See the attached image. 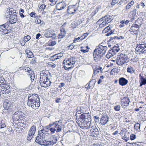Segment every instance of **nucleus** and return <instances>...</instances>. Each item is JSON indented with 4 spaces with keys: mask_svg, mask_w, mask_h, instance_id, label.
Instances as JSON below:
<instances>
[{
    "mask_svg": "<svg viewBox=\"0 0 146 146\" xmlns=\"http://www.w3.org/2000/svg\"><path fill=\"white\" fill-rule=\"evenodd\" d=\"M109 117L106 114H104L100 119V123L102 125H104L106 124L108 121Z\"/></svg>",
    "mask_w": 146,
    "mask_h": 146,
    "instance_id": "nucleus-15",
    "label": "nucleus"
},
{
    "mask_svg": "<svg viewBox=\"0 0 146 146\" xmlns=\"http://www.w3.org/2000/svg\"><path fill=\"white\" fill-rule=\"evenodd\" d=\"M114 30H111L109 32L107 33L106 35V36H112L109 37V39L108 41V42L115 43V42H116V41L115 40L116 39L117 40H119L120 39H123L124 38V37L122 36H120L118 37L116 36H113V35L114 34Z\"/></svg>",
    "mask_w": 146,
    "mask_h": 146,
    "instance_id": "nucleus-4",
    "label": "nucleus"
},
{
    "mask_svg": "<svg viewBox=\"0 0 146 146\" xmlns=\"http://www.w3.org/2000/svg\"><path fill=\"white\" fill-rule=\"evenodd\" d=\"M111 19L110 18V16L109 15H106L102 17V18L100 19L97 22V23H98L99 22H102L103 21H104L108 24L111 21Z\"/></svg>",
    "mask_w": 146,
    "mask_h": 146,
    "instance_id": "nucleus-16",
    "label": "nucleus"
},
{
    "mask_svg": "<svg viewBox=\"0 0 146 146\" xmlns=\"http://www.w3.org/2000/svg\"><path fill=\"white\" fill-rule=\"evenodd\" d=\"M119 0H113L112 2L111 3V4L112 5H114L115 4L117 3Z\"/></svg>",
    "mask_w": 146,
    "mask_h": 146,
    "instance_id": "nucleus-53",
    "label": "nucleus"
},
{
    "mask_svg": "<svg viewBox=\"0 0 146 146\" xmlns=\"http://www.w3.org/2000/svg\"><path fill=\"white\" fill-rule=\"evenodd\" d=\"M24 70L27 72V74L30 77L31 80L32 81L35 78V74L31 68L28 67H25L23 68Z\"/></svg>",
    "mask_w": 146,
    "mask_h": 146,
    "instance_id": "nucleus-12",
    "label": "nucleus"
},
{
    "mask_svg": "<svg viewBox=\"0 0 146 146\" xmlns=\"http://www.w3.org/2000/svg\"><path fill=\"white\" fill-rule=\"evenodd\" d=\"M76 61V59L74 57H70V58H66L63 61L64 64L63 66L65 70H68L72 68V66H69L74 64Z\"/></svg>",
    "mask_w": 146,
    "mask_h": 146,
    "instance_id": "nucleus-2",
    "label": "nucleus"
},
{
    "mask_svg": "<svg viewBox=\"0 0 146 146\" xmlns=\"http://www.w3.org/2000/svg\"><path fill=\"white\" fill-rule=\"evenodd\" d=\"M9 12H13V13H16L15 10H14V9L13 8H9Z\"/></svg>",
    "mask_w": 146,
    "mask_h": 146,
    "instance_id": "nucleus-64",
    "label": "nucleus"
},
{
    "mask_svg": "<svg viewBox=\"0 0 146 146\" xmlns=\"http://www.w3.org/2000/svg\"><path fill=\"white\" fill-rule=\"evenodd\" d=\"M46 5L44 4L41 5L39 8V11H43L44 9H45Z\"/></svg>",
    "mask_w": 146,
    "mask_h": 146,
    "instance_id": "nucleus-36",
    "label": "nucleus"
},
{
    "mask_svg": "<svg viewBox=\"0 0 146 146\" xmlns=\"http://www.w3.org/2000/svg\"><path fill=\"white\" fill-rule=\"evenodd\" d=\"M56 44L55 41H52L49 42V45L50 46H53Z\"/></svg>",
    "mask_w": 146,
    "mask_h": 146,
    "instance_id": "nucleus-48",
    "label": "nucleus"
},
{
    "mask_svg": "<svg viewBox=\"0 0 146 146\" xmlns=\"http://www.w3.org/2000/svg\"><path fill=\"white\" fill-rule=\"evenodd\" d=\"M67 11L68 13L72 14L74 13L76 11V10L73 8H69V7H68Z\"/></svg>",
    "mask_w": 146,
    "mask_h": 146,
    "instance_id": "nucleus-30",
    "label": "nucleus"
},
{
    "mask_svg": "<svg viewBox=\"0 0 146 146\" xmlns=\"http://www.w3.org/2000/svg\"><path fill=\"white\" fill-rule=\"evenodd\" d=\"M133 68L131 66H130L128 67L127 69V72H128L130 73H131L132 72V71H133Z\"/></svg>",
    "mask_w": 146,
    "mask_h": 146,
    "instance_id": "nucleus-45",
    "label": "nucleus"
},
{
    "mask_svg": "<svg viewBox=\"0 0 146 146\" xmlns=\"http://www.w3.org/2000/svg\"><path fill=\"white\" fill-rule=\"evenodd\" d=\"M23 115H21V114L19 116V118L17 120V121H19V122H21L23 120V117H22Z\"/></svg>",
    "mask_w": 146,
    "mask_h": 146,
    "instance_id": "nucleus-56",
    "label": "nucleus"
},
{
    "mask_svg": "<svg viewBox=\"0 0 146 146\" xmlns=\"http://www.w3.org/2000/svg\"><path fill=\"white\" fill-rule=\"evenodd\" d=\"M35 101L36 102H40L39 98L37 94H30L28 98V100Z\"/></svg>",
    "mask_w": 146,
    "mask_h": 146,
    "instance_id": "nucleus-14",
    "label": "nucleus"
},
{
    "mask_svg": "<svg viewBox=\"0 0 146 146\" xmlns=\"http://www.w3.org/2000/svg\"><path fill=\"white\" fill-rule=\"evenodd\" d=\"M130 139L131 140H133L136 138V135L133 134H131L130 136Z\"/></svg>",
    "mask_w": 146,
    "mask_h": 146,
    "instance_id": "nucleus-51",
    "label": "nucleus"
},
{
    "mask_svg": "<svg viewBox=\"0 0 146 146\" xmlns=\"http://www.w3.org/2000/svg\"><path fill=\"white\" fill-rule=\"evenodd\" d=\"M52 38L54 39L56 38V34L55 33H53V32H52Z\"/></svg>",
    "mask_w": 146,
    "mask_h": 146,
    "instance_id": "nucleus-63",
    "label": "nucleus"
},
{
    "mask_svg": "<svg viewBox=\"0 0 146 146\" xmlns=\"http://www.w3.org/2000/svg\"><path fill=\"white\" fill-rule=\"evenodd\" d=\"M13 15L11 16L10 18V20L9 21L11 24L15 23L16 22L17 20V13H13Z\"/></svg>",
    "mask_w": 146,
    "mask_h": 146,
    "instance_id": "nucleus-17",
    "label": "nucleus"
},
{
    "mask_svg": "<svg viewBox=\"0 0 146 146\" xmlns=\"http://www.w3.org/2000/svg\"><path fill=\"white\" fill-rule=\"evenodd\" d=\"M10 24L11 23L8 21L7 23H6L2 25L5 28L7 29L9 27Z\"/></svg>",
    "mask_w": 146,
    "mask_h": 146,
    "instance_id": "nucleus-49",
    "label": "nucleus"
},
{
    "mask_svg": "<svg viewBox=\"0 0 146 146\" xmlns=\"http://www.w3.org/2000/svg\"><path fill=\"white\" fill-rule=\"evenodd\" d=\"M43 129L38 131L37 136L36 137L35 141L39 144L41 145V143L44 140L45 135L44 133L42 131Z\"/></svg>",
    "mask_w": 146,
    "mask_h": 146,
    "instance_id": "nucleus-8",
    "label": "nucleus"
},
{
    "mask_svg": "<svg viewBox=\"0 0 146 146\" xmlns=\"http://www.w3.org/2000/svg\"><path fill=\"white\" fill-rule=\"evenodd\" d=\"M135 50L139 54L146 53V44L144 43L137 44L135 48Z\"/></svg>",
    "mask_w": 146,
    "mask_h": 146,
    "instance_id": "nucleus-7",
    "label": "nucleus"
},
{
    "mask_svg": "<svg viewBox=\"0 0 146 146\" xmlns=\"http://www.w3.org/2000/svg\"><path fill=\"white\" fill-rule=\"evenodd\" d=\"M0 83H1L0 84H6V81L5 80L4 78L2 77H1L0 78Z\"/></svg>",
    "mask_w": 146,
    "mask_h": 146,
    "instance_id": "nucleus-38",
    "label": "nucleus"
},
{
    "mask_svg": "<svg viewBox=\"0 0 146 146\" xmlns=\"http://www.w3.org/2000/svg\"><path fill=\"white\" fill-rule=\"evenodd\" d=\"M92 129L90 130L91 132L93 133V135L94 136H97L99 133L98 129L96 126H92L91 127Z\"/></svg>",
    "mask_w": 146,
    "mask_h": 146,
    "instance_id": "nucleus-25",
    "label": "nucleus"
},
{
    "mask_svg": "<svg viewBox=\"0 0 146 146\" xmlns=\"http://www.w3.org/2000/svg\"><path fill=\"white\" fill-rule=\"evenodd\" d=\"M57 140L56 139H54L52 140L51 141H50L51 142V145H53L54 144H55L57 142Z\"/></svg>",
    "mask_w": 146,
    "mask_h": 146,
    "instance_id": "nucleus-52",
    "label": "nucleus"
},
{
    "mask_svg": "<svg viewBox=\"0 0 146 146\" xmlns=\"http://www.w3.org/2000/svg\"><path fill=\"white\" fill-rule=\"evenodd\" d=\"M63 55V54L62 53H58L51 56L50 59L52 61H54L57 59H59L62 57Z\"/></svg>",
    "mask_w": 146,
    "mask_h": 146,
    "instance_id": "nucleus-19",
    "label": "nucleus"
},
{
    "mask_svg": "<svg viewBox=\"0 0 146 146\" xmlns=\"http://www.w3.org/2000/svg\"><path fill=\"white\" fill-rule=\"evenodd\" d=\"M93 56H94V60L97 62L100 60L102 56L101 54H99L97 52H93Z\"/></svg>",
    "mask_w": 146,
    "mask_h": 146,
    "instance_id": "nucleus-21",
    "label": "nucleus"
},
{
    "mask_svg": "<svg viewBox=\"0 0 146 146\" xmlns=\"http://www.w3.org/2000/svg\"><path fill=\"white\" fill-rule=\"evenodd\" d=\"M130 29L131 30H133V31H132L133 33H135V32L137 33V30H135V29H134V28H133V27L132 26V25L130 28Z\"/></svg>",
    "mask_w": 146,
    "mask_h": 146,
    "instance_id": "nucleus-62",
    "label": "nucleus"
},
{
    "mask_svg": "<svg viewBox=\"0 0 146 146\" xmlns=\"http://www.w3.org/2000/svg\"><path fill=\"white\" fill-rule=\"evenodd\" d=\"M36 131V127L35 126L33 125L30 128V130L28 134L27 137V139L30 141L33 138L35 135Z\"/></svg>",
    "mask_w": 146,
    "mask_h": 146,
    "instance_id": "nucleus-11",
    "label": "nucleus"
},
{
    "mask_svg": "<svg viewBox=\"0 0 146 146\" xmlns=\"http://www.w3.org/2000/svg\"><path fill=\"white\" fill-rule=\"evenodd\" d=\"M41 145H42L45 146H49L51 145V142L49 141H47L44 140L41 143Z\"/></svg>",
    "mask_w": 146,
    "mask_h": 146,
    "instance_id": "nucleus-29",
    "label": "nucleus"
},
{
    "mask_svg": "<svg viewBox=\"0 0 146 146\" xmlns=\"http://www.w3.org/2000/svg\"><path fill=\"white\" fill-rule=\"evenodd\" d=\"M110 29H111L109 26L105 28L102 31V33H107Z\"/></svg>",
    "mask_w": 146,
    "mask_h": 146,
    "instance_id": "nucleus-43",
    "label": "nucleus"
},
{
    "mask_svg": "<svg viewBox=\"0 0 146 146\" xmlns=\"http://www.w3.org/2000/svg\"><path fill=\"white\" fill-rule=\"evenodd\" d=\"M129 146H139V145L135 143H129Z\"/></svg>",
    "mask_w": 146,
    "mask_h": 146,
    "instance_id": "nucleus-58",
    "label": "nucleus"
},
{
    "mask_svg": "<svg viewBox=\"0 0 146 146\" xmlns=\"http://www.w3.org/2000/svg\"><path fill=\"white\" fill-rule=\"evenodd\" d=\"M53 126L52 123L50 124L49 125L47 126L46 128L45 129V132H48L49 131V129L51 128V126Z\"/></svg>",
    "mask_w": 146,
    "mask_h": 146,
    "instance_id": "nucleus-35",
    "label": "nucleus"
},
{
    "mask_svg": "<svg viewBox=\"0 0 146 146\" xmlns=\"http://www.w3.org/2000/svg\"><path fill=\"white\" fill-rule=\"evenodd\" d=\"M140 125L138 123H136L135 125L134 126V128L138 130L140 128Z\"/></svg>",
    "mask_w": 146,
    "mask_h": 146,
    "instance_id": "nucleus-41",
    "label": "nucleus"
},
{
    "mask_svg": "<svg viewBox=\"0 0 146 146\" xmlns=\"http://www.w3.org/2000/svg\"><path fill=\"white\" fill-rule=\"evenodd\" d=\"M4 29H5L3 25H1L0 26V31L2 33H3V30H4Z\"/></svg>",
    "mask_w": 146,
    "mask_h": 146,
    "instance_id": "nucleus-61",
    "label": "nucleus"
},
{
    "mask_svg": "<svg viewBox=\"0 0 146 146\" xmlns=\"http://www.w3.org/2000/svg\"><path fill=\"white\" fill-rule=\"evenodd\" d=\"M11 104L9 102H5L3 103V107L5 109L8 110L11 107Z\"/></svg>",
    "mask_w": 146,
    "mask_h": 146,
    "instance_id": "nucleus-26",
    "label": "nucleus"
},
{
    "mask_svg": "<svg viewBox=\"0 0 146 146\" xmlns=\"http://www.w3.org/2000/svg\"><path fill=\"white\" fill-rule=\"evenodd\" d=\"M121 105L123 108L128 106L130 102L129 98L127 97L123 98L121 100Z\"/></svg>",
    "mask_w": 146,
    "mask_h": 146,
    "instance_id": "nucleus-13",
    "label": "nucleus"
},
{
    "mask_svg": "<svg viewBox=\"0 0 146 146\" xmlns=\"http://www.w3.org/2000/svg\"><path fill=\"white\" fill-rule=\"evenodd\" d=\"M25 52L27 54V56L28 58H33L34 57V55L33 53L31 51L29 50H26Z\"/></svg>",
    "mask_w": 146,
    "mask_h": 146,
    "instance_id": "nucleus-28",
    "label": "nucleus"
},
{
    "mask_svg": "<svg viewBox=\"0 0 146 146\" xmlns=\"http://www.w3.org/2000/svg\"><path fill=\"white\" fill-rule=\"evenodd\" d=\"M117 46L114 45L108 51V53L106 55L107 58H110L111 56H113L120 50L119 46L117 44Z\"/></svg>",
    "mask_w": 146,
    "mask_h": 146,
    "instance_id": "nucleus-5",
    "label": "nucleus"
},
{
    "mask_svg": "<svg viewBox=\"0 0 146 146\" xmlns=\"http://www.w3.org/2000/svg\"><path fill=\"white\" fill-rule=\"evenodd\" d=\"M49 65L50 67L53 68H54L56 66V64L52 62L50 63L49 64Z\"/></svg>",
    "mask_w": 146,
    "mask_h": 146,
    "instance_id": "nucleus-55",
    "label": "nucleus"
},
{
    "mask_svg": "<svg viewBox=\"0 0 146 146\" xmlns=\"http://www.w3.org/2000/svg\"><path fill=\"white\" fill-rule=\"evenodd\" d=\"M61 33L59 34L58 36V39H61L66 36V31L64 28H62L60 30Z\"/></svg>",
    "mask_w": 146,
    "mask_h": 146,
    "instance_id": "nucleus-24",
    "label": "nucleus"
},
{
    "mask_svg": "<svg viewBox=\"0 0 146 146\" xmlns=\"http://www.w3.org/2000/svg\"><path fill=\"white\" fill-rule=\"evenodd\" d=\"M10 13H9V12H7V13H5V17L6 18H10L11 17L10 15Z\"/></svg>",
    "mask_w": 146,
    "mask_h": 146,
    "instance_id": "nucleus-60",
    "label": "nucleus"
},
{
    "mask_svg": "<svg viewBox=\"0 0 146 146\" xmlns=\"http://www.w3.org/2000/svg\"><path fill=\"white\" fill-rule=\"evenodd\" d=\"M52 31H47L45 32L44 34L45 36L47 38H49L52 37Z\"/></svg>",
    "mask_w": 146,
    "mask_h": 146,
    "instance_id": "nucleus-27",
    "label": "nucleus"
},
{
    "mask_svg": "<svg viewBox=\"0 0 146 146\" xmlns=\"http://www.w3.org/2000/svg\"><path fill=\"white\" fill-rule=\"evenodd\" d=\"M95 79H93L92 80H90V82L89 83L88 86V87L86 88L87 89H89L92 86H90V83H92V85L94 86L95 82H96V81L95 80Z\"/></svg>",
    "mask_w": 146,
    "mask_h": 146,
    "instance_id": "nucleus-31",
    "label": "nucleus"
},
{
    "mask_svg": "<svg viewBox=\"0 0 146 146\" xmlns=\"http://www.w3.org/2000/svg\"><path fill=\"white\" fill-rule=\"evenodd\" d=\"M6 125L2 121L0 123V128H3L5 127Z\"/></svg>",
    "mask_w": 146,
    "mask_h": 146,
    "instance_id": "nucleus-47",
    "label": "nucleus"
},
{
    "mask_svg": "<svg viewBox=\"0 0 146 146\" xmlns=\"http://www.w3.org/2000/svg\"><path fill=\"white\" fill-rule=\"evenodd\" d=\"M29 15L31 17H34V18H36L37 17L36 14V13L33 12L30 13L29 14Z\"/></svg>",
    "mask_w": 146,
    "mask_h": 146,
    "instance_id": "nucleus-40",
    "label": "nucleus"
},
{
    "mask_svg": "<svg viewBox=\"0 0 146 146\" xmlns=\"http://www.w3.org/2000/svg\"><path fill=\"white\" fill-rule=\"evenodd\" d=\"M27 105L29 107L32 108L36 110L38 109L40 106V102L36 103V102L35 101L31 100H28L27 103Z\"/></svg>",
    "mask_w": 146,
    "mask_h": 146,
    "instance_id": "nucleus-10",
    "label": "nucleus"
},
{
    "mask_svg": "<svg viewBox=\"0 0 146 146\" xmlns=\"http://www.w3.org/2000/svg\"><path fill=\"white\" fill-rule=\"evenodd\" d=\"M128 82V81L124 78L121 77L119 80V83L120 85L123 86L126 85Z\"/></svg>",
    "mask_w": 146,
    "mask_h": 146,
    "instance_id": "nucleus-18",
    "label": "nucleus"
},
{
    "mask_svg": "<svg viewBox=\"0 0 146 146\" xmlns=\"http://www.w3.org/2000/svg\"><path fill=\"white\" fill-rule=\"evenodd\" d=\"M31 38V36H30L28 35L24 37V40H25V41L26 42L29 40Z\"/></svg>",
    "mask_w": 146,
    "mask_h": 146,
    "instance_id": "nucleus-37",
    "label": "nucleus"
},
{
    "mask_svg": "<svg viewBox=\"0 0 146 146\" xmlns=\"http://www.w3.org/2000/svg\"><path fill=\"white\" fill-rule=\"evenodd\" d=\"M0 91L3 94H9L10 92V87L6 84H0Z\"/></svg>",
    "mask_w": 146,
    "mask_h": 146,
    "instance_id": "nucleus-6",
    "label": "nucleus"
},
{
    "mask_svg": "<svg viewBox=\"0 0 146 146\" xmlns=\"http://www.w3.org/2000/svg\"><path fill=\"white\" fill-rule=\"evenodd\" d=\"M140 79L141 82L142 83L144 84H146V79L145 78H143L142 76H141Z\"/></svg>",
    "mask_w": 146,
    "mask_h": 146,
    "instance_id": "nucleus-46",
    "label": "nucleus"
},
{
    "mask_svg": "<svg viewBox=\"0 0 146 146\" xmlns=\"http://www.w3.org/2000/svg\"><path fill=\"white\" fill-rule=\"evenodd\" d=\"M99 72V71L97 69L95 70L94 71V73L93 74L92 77H93L94 76H95L96 74L98 73Z\"/></svg>",
    "mask_w": 146,
    "mask_h": 146,
    "instance_id": "nucleus-59",
    "label": "nucleus"
},
{
    "mask_svg": "<svg viewBox=\"0 0 146 146\" xmlns=\"http://www.w3.org/2000/svg\"><path fill=\"white\" fill-rule=\"evenodd\" d=\"M94 52H97V53L99 54H101L102 56L104 55L102 54V52L101 50L100 49H99V48L98 47L97 48L95 49L94 50Z\"/></svg>",
    "mask_w": 146,
    "mask_h": 146,
    "instance_id": "nucleus-33",
    "label": "nucleus"
},
{
    "mask_svg": "<svg viewBox=\"0 0 146 146\" xmlns=\"http://www.w3.org/2000/svg\"><path fill=\"white\" fill-rule=\"evenodd\" d=\"M19 115H13V121L14 122V121H16L19 118Z\"/></svg>",
    "mask_w": 146,
    "mask_h": 146,
    "instance_id": "nucleus-44",
    "label": "nucleus"
},
{
    "mask_svg": "<svg viewBox=\"0 0 146 146\" xmlns=\"http://www.w3.org/2000/svg\"><path fill=\"white\" fill-rule=\"evenodd\" d=\"M103 43H102L100 44L99 45L98 47L99 48L102 52V54H104L106 52V51L107 50V47L106 46H103Z\"/></svg>",
    "mask_w": 146,
    "mask_h": 146,
    "instance_id": "nucleus-20",
    "label": "nucleus"
},
{
    "mask_svg": "<svg viewBox=\"0 0 146 146\" xmlns=\"http://www.w3.org/2000/svg\"><path fill=\"white\" fill-rule=\"evenodd\" d=\"M50 133V134H53L55 133L56 132V129H55L54 127L53 126V127H51L49 129V130Z\"/></svg>",
    "mask_w": 146,
    "mask_h": 146,
    "instance_id": "nucleus-34",
    "label": "nucleus"
},
{
    "mask_svg": "<svg viewBox=\"0 0 146 146\" xmlns=\"http://www.w3.org/2000/svg\"><path fill=\"white\" fill-rule=\"evenodd\" d=\"M62 121L60 120L55 121L52 123L53 126L56 129V132L57 133L61 131L62 128Z\"/></svg>",
    "mask_w": 146,
    "mask_h": 146,
    "instance_id": "nucleus-9",
    "label": "nucleus"
},
{
    "mask_svg": "<svg viewBox=\"0 0 146 146\" xmlns=\"http://www.w3.org/2000/svg\"><path fill=\"white\" fill-rule=\"evenodd\" d=\"M21 113H22L21 111H18L15 112L13 115L19 116Z\"/></svg>",
    "mask_w": 146,
    "mask_h": 146,
    "instance_id": "nucleus-54",
    "label": "nucleus"
},
{
    "mask_svg": "<svg viewBox=\"0 0 146 146\" xmlns=\"http://www.w3.org/2000/svg\"><path fill=\"white\" fill-rule=\"evenodd\" d=\"M11 31L8 30L7 29L5 28L4 29V30H3V33H2L3 34H6L8 33H10Z\"/></svg>",
    "mask_w": 146,
    "mask_h": 146,
    "instance_id": "nucleus-42",
    "label": "nucleus"
},
{
    "mask_svg": "<svg viewBox=\"0 0 146 146\" xmlns=\"http://www.w3.org/2000/svg\"><path fill=\"white\" fill-rule=\"evenodd\" d=\"M92 124L90 121H89L88 119L84 120L82 122V125L86 127V129H88L90 127Z\"/></svg>",
    "mask_w": 146,
    "mask_h": 146,
    "instance_id": "nucleus-22",
    "label": "nucleus"
},
{
    "mask_svg": "<svg viewBox=\"0 0 146 146\" xmlns=\"http://www.w3.org/2000/svg\"><path fill=\"white\" fill-rule=\"evenodd\" d=\"M66 7V5L63 3L61 2L57 3L56 5L57 9L61 10L64 9Z\"/></svg>",
    "mask_w": 146,
    "mask_h": 146,
    "instance_id": "nucleus-23",
    "label": "nucleus"
},
{
    "mask_svg": "<svg viewBox=\"0 0 146 146\" xmlns=\"http://www.w3.org/2000/svg\"><path fill=\"white\" fill-rule=\"evenodd\" d=\"M87 115L86 113L82 114L79 115V117L82 119L85 120L87 119L86 118V115Z\"/></svg>",
    "mask_w": 146,
    "mask_h": 146,
    "instance_id": "nucleus-39",
    "label": "nucleus"
},
{
    "mask_svg": "<svg viewBox=\"0 0 146 146\" xmlns=\"http://www.w3.org/2000/svg\"><path fill=\"white\" fill-rule=\"evenodd\" d=\"M132 26L134 28L137 29V31L139 30V25H138L137 24H134L132 25Z\"/></svg>",
    "mask_w": 146,
    "mask_h": 146,
    "instance_id": "nucleus-57",
    "label": "nucleus"
},
{
    "mask_svg": "<svg viewBox=\"0 0 146 146\" xmlns=\"http://www.w3.org/2000/svg\"><path fill=\"white\" fill-rule=\"evenodd\" d=\"M99 23H100L99 25V27L100 28L104 27L107 24L104 21H103L102 22H99Z\"/></svg>",
    "mask_w": 146,
    "mask_h": 146,
    "instance_id": "nucleus-32",
    "label": "nucleus"
},
{
    "mask_svg": "<svg viewBox=\"0 0 146 146\" xmlns=\"http://www.w3.org/2000/svg\"><path fill=\"white\" fill-rule=\"evenodd\" d=\"M40 75L39 82L40 86L45 88L50 86L51 83V78L49 72L46 70H43Z\"/></svg>",
    "mask_w": 146,
    "mask_h": 146,
    "instance_id": "nucleus-1",
    "label": "nucleus"
},
{
    "mask_svg": "<svg viewBox=\"0 0 146 146\" xmlns=\"http://www.w3.org/2000/svg\"><path fill=\"white\" fill-rule=\"evenodd\" d=\"M120 106L119 105H117L114 107V109L116 111H119L120 110Z\"/></svg>",
    "mask_w": 146,
    "mask_h": 146,
    "instance_id": "nucleus-50",
    "label": "nucleus"
},
{
    "mask_svg": "<svg viewBox=\"0 0 146 146\" xmlns=\"http://www.w3.org/2000/svg\"><path fill=\"white\" fill-rule=\"evenodd\" d=\"M129 61V59L126 54H121L118 56L116 60V63L119 65H122Z\"/></svg>",
    "mask_w": 146,
    "mask_h": 146,
    "instance_id": "nucleus-3",
    "label": "nucleus"
}]
</instances>
